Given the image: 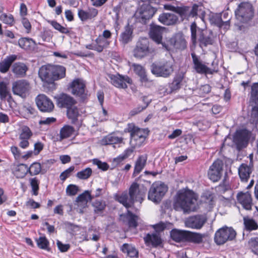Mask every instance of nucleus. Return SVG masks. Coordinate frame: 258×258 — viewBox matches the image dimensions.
Segmentation results:
<instances>
[{
  "mask_svg": "<svg viewBox=\"0 0 258 258\" xmlns=\"http://www.w3.org/2000/svg\"><path fill=\"white\" fill-rule=\"evenodd\" d=\"M198 197L191 190L189 189L180 190L174 203L173 208L176 211L189 213L195 211L198 208Z\"/></svg>",
  "mask_w": 258,
  "mask_h": 258,
  "instance_id": "1",
  "label": "nucleus"
},
{
  "mask_svg": "<svg viewBox=\"0 0 258 258\" xmlns=\"http://www.w3.org/2000/svg\"><path fill=\"white\" fill-rule=\"evenodd\" d=\"M175 12L179 15L182 21H189L191 18L197 16L202 20L205 15V12L202 10V7L197 4L194 5L192 7L183 6L177 7Z\"/></svg>",
  "mask_w": 258,
  "mask_h": 258,
  "instance_id": "2",
  "label": "nucleus"
},
{
  "mask_svg": "<svg viewBox=\"0 0 258 258\" xmlns=\"http://www.w3.org/2000/svg\"><path fill=\"white\" fill-rule=\"evenodd\" d=\"M126 130L131 133V147L136 148L143 145L148 135L146 130L139 128L133 124H128Z\"/></svg>",
  "mask_w": 258,
  "mask_h": 258,
  "instance_id": "3",
  "label": "nucleus"
},
{
  "mask_svg": "<svg viewBox=\"0 0 258 258\" xmlns=\"http://www.w3.org/2000/svg\"><path fill=\"white\" fill-rule=\"evenodd\" d=\"M168 190L167 186L161 182H154L151 186L148 195L149 200L159 204Z\"/></svg>",
  "mask_w": 258,
  "mask_h": 258,
  "instance_id": "4",
  "label": "nucleus"
},
{
  "mask_svg": "<svg viewBox=\"0 0 258 258\" xmlns=\"http://www.w3.org/2000/svg\"><path fill=\"white\" fill-rule=\"evenodd\" d=\"M235 16L237 20L242 23H246L253 17V9L249 3H241L236 10Z\"/></svg>",
  "mask_w": 258,
  "mask_h": 258,
  "instance_id": "5",
  "label": "nucleus"
},
{
  "mask_svg": "<svg viewBox=\"0 0 258 258\" xmlns=\"http://www.w3.org/2000/svg\"><path fill=\"white\" fill-rule=\"evenodd\" d=\"M151 72L157 77L167 78L173 72V63L171 61H165L158 63H153L151 67Z\"/></svg>",
  "mask_w": 258,
  "mask_h": 258,
  "instance_id": "6",
  "label": "nucleus"
},
{
  "mask_svg": "<svg viewBox=\"0 0 258 258\" xmlns=\"http://www.w3.org/2000/svg\"><path fill=\"white\" fill-rule=\"evenodd\" d=\"M236 235V232L232 228L224 227L216 231L214 240L217 244L221 245L225 243L227 240H233Z\"/></svg>",
  "mask_w": 258,
  "mask_h": 258,
  "instance_id": "7",
  "label": "nucleus"
},
{
  "mask_svg": "<svg viewBox=\"0 0 258 258\" xmlns=\"http://www.w3.org/2000/svg\"><path fill=\"white\" fill-rule=\"evenodd\" d=\"M157 12V9L147 3H144L137 10L135 17L142 23L151 18Z\"/></svg>",
  "mask_w": 258,
  "mask_h": 258,
  "instance_id": "8",
  "label": "nucleus"
},
{
  "mask_svg": "<svg viewBox=\"0 0 258 258\" xmlns=\"http://www.w3.org/2000/svg\"><path fill=\"white\" fill-rule=\"evenodd\" d=\"M146 190L143 185L141 186L136 182L133 183L128 190L130 198L132 203L134 204L135 202L141 203L144 199Z\"/></svg>",
  "mask_w": 258,
  "mask_h": 258,
  "instance_id": "9",
  "label": "nucleus"
},
{
  "mask_svg": "<svg viewBox=\"0 0 258 258\" xmlns=\"http://www.w3.org/2000/svg\"><path fill=\"white\" fill-rule=\"evenodd\" d=\"M207 220L206 215L198 214L188 217L185 220L184 224L186 227L194 229H201Z\"/></svg>",
  "mask_w": 258,
  "mask_h": 258,
  "instance_id": "10",
  "label": "nucleus"
},
{
  "mask_svg": "<svg viewBox=\"0 0 258 258\" xmlns=\"http://www.w3.org/2000/svg\"><path fill=\"white\" fill-rule=\"evenodd\" d=\"M85 88L86 85L84 81L80 79L74 80L71 85L72 94L79 97L82 100H85L88 96Z\"/></svg>",
  "mask_w": 258,
  "mask_h": 258,
  "instance_id": "11",
  "label": "nucleus"
},
{
  "mask_svg": "<svg viewBox=\"0 0 258 258\" xmlns=\"http://www.w3.org/2000/svg\"><path fill=\"white\" fill-rule=\"evenodd\" d=\"M251 133L246 129L237 131L233 137V142L238 149L245 147L247 144Z\"/></svg>",
  "mask_w": 258,
  "mask_h": 258,
  "instance_id": "12",
  "label": "nucleus"
},
{
  "mask_svg": "<svg viewBox=\"0 0 258 258\" xmlns=\"http://www.w3.org/2000/svg\"><path fill=\"white\" fill-rule=\"evenodd\" d=\"M134 55L137 58H143L150 53L149 42L147 38H141L137 42L134 49Z\"/></svg>",
  "mask_w": 258,
  "mask_h": 258,
  "instance_id": "13",
  "label": "nucleus"
},
{
  "mask_svg": "<svg viewBox=\"0 0 258 258\" xmlns=\"http://www.w3.org/2000/svg\"><path fill=\"white\" fill-rule=\"evenodd\" d=\"M36 103L39 109L44 112H50L54 108L52 101L44 94H39L36 98Z\"/></svg>",
  "mask_w": 258,
  "mask_h": 258,
  "instance_id": "14",
  "label": "nucleus"
},
{
  "mask_svg": "<svg viewBox=\"0 0 258 258\" xmlns=\"http://www.w3.org/2000/svg\"><path fill=\"white\" fill-rule=\"evenodd\" d=\"M30 89L29 82L25 80H20L13 83L12 91L14 94L21 97L26 96Z\"/></svg>",
  "mask_w": 258,
  "mask_h": 258,
  "instance_id": "15",
  "label": "nucleus"
},
{
  "mask_svg": "<svg viewBox=\"0 0 258 258\" xmlns=\"http://www.w3.org/2000/svg\"><path fill=\"white\" fill-rule=\"evenodd\" d=\"M108 77L110 83L118 88L125 89L127 87V84L132 83V80L127 76L109 74Z\"/></svg>",
  "mask_w": 258,
  "mask_h": 258,
  "instance_id": "16",
  "label": "nucleus"
},
{
  "mask_svg": "<svg viewBox=\"0 0 258 258\" xmlns=\"http://www.w3.org/2000/svg\"><path fill=\"white\" fill-rule=\"evenodd\" d=\"M223 163L222 160H216L210 166L208 175L210 180L213 182L218 181L222 175Z\"/></svg>",
  "mask_w": 258,
  "mask_h": 258,
  "instance_id": "17",
  "label": "nucleus"
},
{
  "mask_svg": "<svg viewBox=\"0 0 258 258\" xmlns=\"http://www.w3.org/2000/svg\"><path fill=\"white\" fill-rule=\"evenodd\" d=\"M191 55L193 62V68L197 73L200 74H213V71L204 64L195 53H192Z\"/></svg>",
  "mask_w": 258,
  "mask_h": 258,
  "instance_id": "18",
  "label": "nucleus"
},
{
  "mask_svg": "<svg viewBox=\"0 0 258 258\" xmlns=\"http://www.w3.org/2000/svg\"><path fill=\"white\" fill-rule=\"evenodd\" d=\"M170 48L166 47L167 50L171 49L183 50L186 47V42L182 34L178 33L172 37L170 40Z\"/></svg>",
  "mask_w": 258,
  "mask_h": 258,
  "instance_id": "19",
  "label": "nucleus"
},
{
  "mask_svg": "<svg viewBox=\"0 0 258 258\" xmlns=\"http://www.w3.org/2000/svg\"><path fill=\"white\" fill-rule=\"evenodd\" d=\"M39 77L43 82L48 84L54 81L52 71V66H42L38 72Z\"/></svg>",
  "mask_w": 258,
  "mask_h": 258,
  "instance_id": "20",
  "label": "nucleus"
},
{
  "mask_svg": "<svg viewBox=\"0 0 258 258\" xmlns=\"http://www.w3.org/2000/svg\"><path fill=\"white\" fill-rule=\"evenodd\" d=\"M158 20L163 25L171 26L177 23L178 17L173 13H163L159 15Z\"/></svg>",
  "mask_w": 258,
  "mask_h": 258,
  "instance_id": "21",
  "label": "nucleus"
},
{
  "mask_svg": "<svg viewBox=\"0 0 258 258\" xmlns=\"http://www.w3.org/2000/svg\"><path fill=\"white\" fill-rule=\"evenodd\" d=\"M238 202L246 210L251 209L252 198L251 195L248 192H239L237 195Z\"/></svg>",
  "mask_w": 258,
  "mask_h": 258,
  "instance_id": "22",
  "label": "nucleus"
},
{
  "mask_svg": "<svg viewBox=\"0 0 258 258\" xmlns=\"http://www.w3.org/2000/svg\"><path fill=\"white\" fill-rule=\"evenodd\" d=\"M165 28L158 25L152 26L150 31V37L157 43H161L162 34Z\"/></svg>",
  "mask_w": 258,
  "mask_h": 258,
  "instance_id": "23",
  "label": "nucleus"
},
{
  "mask_svg": "<svg viewBox=\"0 0 258 258\" xmlns=\"http://www.w3.org/2000/svg\"><path fill=\"white\" fill-rule=\"evenodd\" d=\"M57 103L59 107L68 109L74 105L76 101L71 96L63 94L58 97Z\"/></svg>",
  "mask_w": 258,
  "mask_h": 258,
  "instance_id": "24",
  "label": "nucleus"
},
{
  "mask_svg": "<svg viewBox=\"0 0 258 258\" xmlns=\"http://www.w3.org/2000/svg\"><path fill=\"white\" fill-rule=\"evenodd\" d=\"M28 70V67L23 62H16L12 66V72L17 78L25 77Z\"/></svg>",
  "mask_w": 258,
  "mask_h": 258,
  "instance_id": "25",
  "label": "nucleus"
},
{
  "mask_svg": "<svg viewBox=\"0 0 258 258\" xmlns=\"http://www.w3.org/2000/svg\"><path fill=\"white\" fill-rule=\"evenodd\" d=\"M98 14V10L95 8H89L87 10H79L78 15L82 21L95 18Z\"/></svg>",
  "mask_w": 258,
  "mask_h": 258,
  "instance_id": "26",
  "label": "nucleus"
},
{
  "mask_svg": "<svg viewBox=\"0 0 258 258\" xmlns=\"http://www.w3.org/2000/svg\"><path fill=\"white\" fill-rule=\"evenodd\" d=\"M145 243L147 245H151L157 247L162 243V239L159 233L147 234L144 238Z\"/></svg>",
  "mask_w": 258,
  "mask_h": 258,
  "instance_id": "27",
  "label": "nucleus"
},
{
  "mask_svg": "<svg viewBox=\"0 0 258 258\" xmlns=\"http://www.w3.org/2000/svg\"><path fill=\"white\" fill-rule=\"evenodd\" d=\"M17 59V55L12 54L6 57L0 62V72L6 73L10 69L12 63Z\"/></svg>",
  "mask_w": 258,
  "mask_h": 258,
  "instance_id": "28",
  "label": "nucleus"
},
{
  "mask_svg": "<svg viewBox=\"0 0 258 258\" xmlns=\"http://www.w3.org/2000/svg\"><path fill=\"white\" fill-rule=\"evenodd\" d=\"M122 141L123 138L121 137H118L114 134H111L103 138L100 141V144L105 146L120 144Z\"/></svg>",
  "mask_w": 258,
  "mask_h": 258,
  "instance_id": "29",
  "label": "nucleus"
},
{
  "mask_svg": "<svg viewBox=\"0 0 258 258\" xmlns=\"http://www.w3.org/2000/svg\"><path fill=\"white\" fill-rule=\"evenodd\" d=\"M95 42V45L92 48V49L98 52H101L104 49L108 47L110 44L111 41L105 39L99 35L96 39Z\"/></svg>",
  "mask_w": 258,
  "mask_h": 258,
  "instance_id": "30",
  "label": "nucleus"
},
{
  "mask_svg": "<svg viewBox=\"0 0 258 258\" xmlns=\"http://www.w3.org/2000/svg\"><path fill=\"white\" fill-rule=\"evenodd\" d=\"M251 172V167L246 164H242L238 168V174L241 180L243 181H247Z\"/></svg>",
  "mask_w": 258,
  "mask_h": 258,
  "instance_id": "31",
  "label": "nucleus"
},
{
  "mask_svg": "<svg viewBox=\"0 0 258 258\" xmlns=\"http://www.w3.org/2000/svg\"><path fill=\"white\" fill-rule=\"evenodd\" d=\"M205 234L187 231L186 241L200 244L203 241Z\"/></svg>",
  "mask_w": 258,
  "mask_h": 258,
  "instance_id": "32",
  "label": "nucleus"
},
{
  "mask_svg": "<svg viewBox=\"0 0 258 258\" xmlns=\"http://www.w3.org/2000/svg\"><path fill=\"white\" fill-rule=\"evenodd\" d=\"M187 232L186 230L174 229L170 232V236L172 240L177 242L186 241Z\"/></svg>",
  "mask_w": 258,
  "mask_h": 258,
  "instance_id": "33",
  "label": "nucleus"
},
{
  "mask_svg": "<svg viewBox=\"0 0 258 258\" xmlns=\"http://www.w3.org/2000/svg\"><path fill=\"white\" fill-rule=\"evenodd\" d=\"M28 166L25 164L16 165L13 169V173L18 178H23L29 173Z\"/></svg>",
  "mask_w": 258,
  "mask_h": 258,
  "instance_id": "34",
  "label": "nucleus"
},
{
  "mask_svg": "<svg viewBox=\"0 0 258 258\" xmlns=\"http://www.w3.org/2000/svg\"><path fill=\"white\" fill-rule=\"evenodd\" d=\"M147 160L146 155H141L138 157L135 163L134 175L136 176L141 172L146 165Z\"/></svg>",
  "mask_w": 258,
  "mask_h": 258,
  "instance_id": "35",
  "label": "nucleus"
},
{
  "mask_svg": "<svg viewBox=\"0 0 258 258\" xmlns=\"http://www.w3.org/2000/svg\"><path fill=\"white\" fill-rule=\"evenodd\" d=\"M115 199L126 208L131 207L133 205L130 197H128L126 192L116 195L115 196Z\"/></svg>",
  "mask_w": 258,
  "mask_h": 258,
  "instance_id": "36",
  "label": "nucleus"
},
{
  "mask_svg": "<svg viewBox=\"0 0 258 258\" xmlns=\"http://www.w3.org/2000/svg\"><path fill=\"white\" fill-rule=\"evenodd\" d=\"M20 112L23 115L24 117L28 118L35 115L36 110L30 104H25L20 108Z\"/></svg>",
  "mask_w": 258,
  "mask_h": 258,
  "instance_id": "37",
  "label": "nucleus"
},
{
  "mask_svg": "<svg viewBox=\"0 0 258 258\" xmlns=\"http://www.w3.org/2000/svg\"><path fill=\"white\" fill-rule=\"evenodd\" d=\"M54 81L64 78L66 75V68L61 66H52Z\"/></svg>",
  "mask_w": 258,
  "mask_h": 258,
  "instance_id": "38",
  "label": "nucleus"
},
{
  "mask_svg": "<svg viewBox=\"0 0 258 258\" xmlns=\"http://www.w3.org/2000/svg\"><path fill=\"white\" fill-rule=\"evenodd\" d=\"M121 250L123 252L126 253L130 257L137 258L138 256V250L132 245L123 244L121 247Z\"/></svg>",
  "mask_w": 258,
  "mask_h": 258,
  "instance_id": "39",
  "label": "nucleus"
},
{
  "mask_svg": "<svg viewBox=\"0 0 258 258\" xmlns=\"http://www.w3.org/2000/svg\"><path fill=\"white\" fill-rule=\"evenodd\" d=\"M134 72L138 75L142 82H147L148 79L147 78L145 69L140 64L133 63L132 66Z\"/></svg>",
  "mask_w": 258,
  "mask_h": 258,
  "instance_id": "40",
  "label": "nucleus"
},
{
  "mask_svg": "<svg viewBox=\"0 0 258 258\" xmlns=\"http://www.w3.org/2000/svg\"><path fill=\"white\" fill-rule=\"evenodd\" d=\"M211 23L215 24L219 27H221L223 25L225 26V28L229 26V20H226L224 22L222 20L221 15L220 14H216L212 15L210 18Z\"/></svg>",
  "mask_w": 258,
  "mask_h": 258,
  "instance_id": "41",
  "label": "nucleus"
},
{
  "mask_svg": "<svg viewBox=\"0 0 258 258\" xmlns=\"http://www.w3.org/2000/svg\"><path fill=\"white\" fill-rule=\"evenodd\" d=\"M75 130L73 126L66 125L62 127L59 132L60 141L71 137L74 133Z\"/></svg>",
  "mask_w": 258,
  "mask_h": 258,
  "instance_id": "42",
  "label": "nucleus"
},
{
  "mask_svg": "<svg viewBox=\"0 0 258 258\" xmlns=\"http://www.w3.org/2000/svg\"><path fill=\"white\" fill-rule=\"evenodd\" d=\"M132 34L133 31L131 28L127 27L124 32L120 34L119 41L124 45L128 43L132 39Z\"/></svg>",
  "mask_w": 258,
  "mask_h": 258,
  "instance_id": "43",
  "label": "nucleus"
},
{
  "mask_svg": "<svg viewBox=\"0 0 258 258\" xmlns=\"http://www.w3.org/2000/svg\"><path fill=\"white\" fill-rule=\"evenodd\" d=\"M243 224L245 229L247 231L255 230L258 228L256 222L253 219L248 217H243Z\"/></svg>",
  "mask_w": 258,
  "mask_h": 258,
  "instance_id": "44",
  "label": "nucleus"
},
{
  "mask_svg": "<svg viewBox=\"0 0 258 258\" xmlns=\"http://www.w3.org/2000/svg\"><path fill=\"white\" fill-rule=\"evenodd\" d=\"M206 31L201 32V33L199 35V41L200 42V45L201 47L204 46L206 47L208 45L212 44V38L207 36L205 33Z\"/></svg>",
  "mask_w": 258,
  "mask_h": 258,
  "instance_id": "45",
  "label": "nucleus"
},
{
  "mask_svg": "<svg viewBox=\"0 0 258 258\" xmlns=\"http://www.w3.org/2000/svg\"><path fill=\"white\" fill-rule=\"evenodd\" d=\"M92 206L94 208L95 213L101 215L103 213L106 205L104 201L97 200L93 203Z\"/></svg>",
  "mask_w": 258,
  "mask_h": 258,
  "instance_id": "46",
  "label": "nucleus"
},
{
  "mask_svg": "<svg viewBox=\"0 0 258 258\" xmlns=\"http://www.w3.org/2000/svg\"><path fill=\"white\" fill-rule=\"evenodd\" d=\"M35 42L32 38H22L18 40L19 46L23 49H28L32 45H35Z\"/></svg>",
  "mask_w": 258,
  "mask_h": 258,
  "instance_id": "47",
  "label": "nucleus"
},
{
  "mask_svg": "<svg viewBox=\"0 0 258 258\" xmlns=\"http://www.w3.org/2000/svg\"><path fill=\"white\" fill-rule=\"evenodd\" d=\"M92 174V170L90 167H87L82 170L76 174V177L82 180H86L88 179Z\"/></svg>",
  "mask_w": 258,
  "mask_h": 258,
  "instance_id": "48",
  "label": "nucleus"
},
{
  "mask_svg": "<svg viewBox=\"0 0 258 258\" xmlns=\"http://www.w3.org/2000/svg\"><path fill=\"white\" fill-rule=\"evenodd\" d=\"M183 78V74H179L175 77L172 83L170 85V88L172 91L176 90L180 88Z\"/></svg>",
  "mask_w": 258,
  "mask_h": 258,
  "instance_id": "49",
  "label": "nucleus"
},
{
  "mask_svg": "<svg viewBox=\"0 0 258 258\" xmlns=\"http://www.w3.org/2000/svg\"><path fill=\"white\" fill-rule=\"evenodd\" d=\"M33 133L29 127L23 126L21 127L19 134V139L29 140L32 136Z\"/></svg>",
  "mask_w": 258,
  "mask_h": 258,
  "instance_id": "50",
  "label": "nucleus"
},
{
  "mask_svg": "<svg viewBox=\"0 0 258 258\" xmlns=\"http://www.w3.org/2000/svg\"><path fill=\"white\" fill-rule=\"evenodd\" d=\"M28 170L29 173L30 175H36L40 172L41 170V166L40 163L38 162H34L28 167Z\"/></svg>",
  "mask_w": 258,
  "mask_h": 258,
  "instance_id": "51",
  "label": "nucleus"
},
{
  "mask_svg": "<svg viewBox=\"0 0 258 258\" xmlns=\"http://www.w3.org/2000/svg\"><path fill=\"white\" fill-rule=\"evenodd\" d=\"M67 115L68 117L72 119V121L74 122L77 119L79 116L78 108L74 106V105L69 107L67 109Z\"/></svg>",
  "mask_w": 258,
  "mask_h": 258,
  "instance_id": "52",
  "label": "nucleus"
},
{
  "mask_svg": "<svg viewBox=\"0 0 258 258\" xmlns=\"http://www.w3.org/2000/svg\"><path fill=\"white\" fill-rule=\"evenodd\" d=\"M10 94L8 84L4 81L0 82V97L1 99H5Z\"/></svg>",
  "mask_w": 258,
  "mask_h": 258,
  "instance_id": "53",
  "label": "nucleus"
},
{
  "mask_svg": "<svg viewBox=\"0 0 258 258\" xmlns=\"http://www.w3.org/2000/svg\"><path fill=\"white\" fill-rule=\"evenodd\" d=\"M191 31V37L193 43H195L197 40V32L201 33V32H204V30H202L200 28L197 27V24L195 22L191 23L190 27Z\"/></svg>",
  "mask_w": 258,
  "mask_h": 258,
  "instance_id": "54",
  "label": "nucleus"
},
{
  "mask_svg": "<svg viewBox=\"0 0 258 258\" xmlns=\"http://www.w3.org/2000/svg\"><path fill=\"white\" fill-rule=\"evenodd\" d=\"M127 216L128 218V225L130 227L136 228L138 226L137 221L139 217L133 214L131 211L127 210Z\"/></svg>",
  "mask_w": 258,
  "mask_h": 258,
  "instance_id": "55",
  "label": "nucleus"
},
{
  "mask_svg": "<svg viewBox=\"0 0 258 258\" xmlns=\"http://www.w3.org/2000/svg\"><path fill=\"white\" fill-rule=\"evenodd\" d=\"M49 23L55 29L58 30L61 33L68 34L70 32L68 28L61 26L55 21H49Z\"/></svg>",
  "mask_w": 258,
  "mask_h": 258,
  "instance_id": "56",
  "label": "nucleus"
},
{
  "mask_svg": "<svg viewBox=\"0 0 258 258\" xmlns=\"http://www.w3.org/2000/svg\"><path fill=\"white\" fill-rule=\"evenodd\" d=\"M93 197L91 195L90 192L88 190H85L82 194H80L76 198L78 201L85 202L88 203L89 201H91Z\"/></svg>",
  "mask_w": 258,
  "mask_h": 258,
  "instance_id": "57",
  "label": "nucleus"
},
{
  "mask_svg": "<svg viewBox=\"0 0 258 258\" xmlns=\"http://www.w3.org/2000/svg\"><path fill=\"white\" fill-rule=\"evenodd\" d=\"M36 242L38 246L43 249H47L49 245V241L45 236L40 237Z\"/></svg>",
  "mask_w": 258,
  "mask_h": 258,
  "instance_id": "58",
  "label": "nucleus"
},
{
  "mask_svg": "<svg viewBox=\"0 0 258 258\" xmlns=\"http://www.w3.org/2000/svg\"><path fill=\"white\" fill-rule=\"evenodd\" d=\"M30 183L32 187L33 194L35 196L38 195V190L39 189V181L36 177L30 178L29 179Z\"/></svg>",
  "mask_w": 258,
  "mask_h": 258,
  "instance_id": "59",
  "label": "nucleus"
},
{
  "mask_svg": "<svg viewBox=\"0 0 258 258\" xmlns=\"http://www.w3.org/2000/svg\"><path fill=\"white\" fill-rule=\"evenodd\" d=\"M258 99V83H254L251 86L250 100L254 102Z\"/></svg>",
  "mask_w": 258,
  "mask_h": 258,
  "instance_id": "60",
  "label": "nucleus"
},
{
  "mask_svg": "<svg viewBox=\"0 0 258 258\" xmlns=\"http://www.w3.org/2000/svg\"><path fill=\"white\" fill-rule=\"evenodd\" d=\"M79 191V186L75 184H70L66 188L67 195L70 196L76 195Z\"/></svg>",
  "mask_w": 258,
  "mask_h": 258,
  "instance_id": "61",
  "label": "nucleus"
},
{
  "mask_svg": "<svg viewBox=\"0 0 258 258\" xmlns=\"http://www.w3.org/2000/svg\"><path fill=\"white\" fill-rule=\"evenodd\" d=\"M251 119L253 122L255 123V125L258 127V106H254L251 109Z\"/></svg>",
  "mask_w": 258,
  "mask_h": 258,
  "instance_id": "62",
  "label": "nucleus"
},
{
  "mask_svg": "<svg viewBox=\"0 0 258 258\" xmlns=\"http://www.w3.org/2000/svg\"><path fill=\"white\" fill-rule=\"evenodd\" d=\"M0 20L4 23L12 25L14 23V18L12 15H7L6 14H3L0 16Z\"/></svg>",
  "mask_w": 258,
  "mask_h": 258,
  "instance_id": "63",
  "label": "nucleus"
},
{
  "mask_svg": "<svg viewBox=\"0 0 258 258\" xmlns=\"http://www.w3.org/2000/svg\"><path fill=\"white\" fill-rule=\"evenodd\" d=\"M249 244L252 252L255 254L258 255V238H251Z\"/></svg>",
  "mask_w": 258,
  "mask_h": 258,
  "instance_id": "64",
  "label": "nucleus"
}]
</instances>
